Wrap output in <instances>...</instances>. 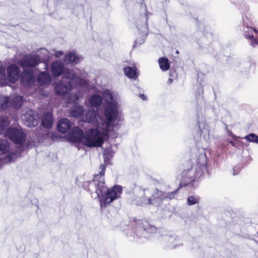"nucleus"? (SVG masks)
Here are the masks:
<instances>
[{
	"instance_id": "f257e3e1",
	"label": "nucleus",
	"mask_w": 258,
	"mask_h": 258,
	"mask_svg": "<svg viewBox=\"0 0 258 258\" xmlns=\"http://www.w3.org/2000/svg\"><path fill=\"white\" fill-rule=\"evenodd\" d=\"M109 99H106L103 110L104 118L100 116L97 110H87L82 117V120L93 124L95 128L86 132L84 145L88 147H100L108 137L110 128L115 121L119 122L121 117L118 111L117 101L113 94L108 93Z\"/></svg>"
},
{
	"instance_id": "f03ea898",
	"label": "nucleus",
	"mask_w": 258,
	"mask_h": 258,
	"mask_svg": "<svg viewBox=\"0 0 258 258\" xmlns=\"http://www.w3.org/2000/svg\"><path fill=\"white\" fill-rule=\"evenodd\" d=\"M197 122L201 139H203L207 145L199 150L200 153L196 160V168L191 167L182 172L180 179L179 187L188 185L194 182L196 177L200 178L207 172L205 150L208 147L210 141V130L209 125L206 123L205 117L202 115L198 116Z\"/></svg>"
},
{
	"instance_id": "7ed1b4c3",
	"label": "nucleus",
	"mask_w": 258,
	"mask_h": 258,
	"mask_svg": "<svg viewBox=\"0 0 258 258\" xmlns=\"http://www.w3.org/2000/svg\"><path fill=\"white\" fill-rule=\"evenodd\" d=\"M106 165L101 164L99 167V172L95 174L91 181H85L83 187L91 192H95L99 199L101 208L106 207L107 205L114 200L120 198L122 192V187L115 185L107 188L105 185L104 174Z\"/></svg>"
},
{
	"instance_id": "20e7f679",
	"label": "nucleus",
	"mask_w": 258,
	"mask_h": 258,
	"mask_svg": "<svg viewBox=\"0 0 258 258\" xmlns=\"http://www.w3.org/2000/svg\"><path fill=\"white\" fill-rule=\"evenodd\" d=\"M243 26L240 28L244 37L253 47L258 46V30L252 27L251 20L247 15L242 17Z\"/></svg>"
},
{
	"instance_id": "39448f33",
	"label": "nucleus",
	"mask_w": 258,
	"mask_h": 258,
	"mask_svg": "<svg viewBox=\"0 0 258 258\" xmlns=\"http://www.w3.org/2000/svg\"><path fill=\"white\" fill-rule=\"evenodd\" d=\"M140 2L141 3V7H143L145 11V14L144 17H142L140 20L137 22V27L141 36L135 40L133 45L134 48L140 46L144 42L145 39L148 34V16L151 15L150 13L147 12L146 5L143 3V0H140Z\"/></svg>"
},
{
	"instance_id": "423d86ee",
	"label": "nucleus",
	"mask_w": 258,
	"mask_h": 258,
	"mask_svg": "<svg viewBox=\"0 0 258 258\" xmlns=\"http://www.w3.org/2000/svg\"><path fill=\"white\" fill-rule=\"evenodd\" d=\"M5 134L11 141L20 146H23L26 140V135L22 128L9 127Z\"/></svg>"
},
{
	"instance_id": "0eeeda50",
	"label": "nucleus",
	"mask_w": 258,
	"mask_h": 258,
	"mask_svg": "<svg viewBox=\"0 0 258 258\" xmlns=\"http://www.w3.org/2000/svg\"><path fill=\"white\" fill-rule=\"evenodd\" d=\"M23 97L17 95L14 96L10 100L7 96H3L0 97V106L2 109H6L10 106H13L15 109H19L23 103Z\"/></svg>"
},
{
	"instance_id": "6e6552de",
	"label": "nucleus",
	"mask_w": 258,
	"mask_h": 258,
	"mask_svg": "<svg viewBox=\"0 0 258 258\" xmlns=\"http://www.w3.org/2000/svg\"><path fill=\"white\" fill-rule=\"evenodd\" d=\"M41 62V57L37 54H30L25 55L20 61V65L22 68L35 67Z\"/></svg>"
},
{
	"instance_id": "1a4fd4ad",
	"label": "nucleus",
	"mask_w": 258,
	"mask_h": 258,
	"mask_svg": "<svg viewBox=\"0 0 258 258\" xmlns=\"http://www.w3.org/2000/svg\"><path fill=\"white\" fill-rule=\"evenodd\" d=\"M178 189L172 192H164L156 189L155 192L152 196L153 202H155L154 205L158 206L164 200L174 199L177 196Z\"/></svg>"
},
{
	"instance_id": "9d476101",
	"label": "nucleus",
	"mask_w": 258,
	"mask_h": 258,
	"mask_svg": "<svg viewBox=\"0 0 258 258\" xmlns=\"http://www.w3.org/2000/svg\"><path fill=\"white\" fill-rule=\"evenodd\" d=\"M63 78L70 80L72 84H74L75 87L86 88L89 85V82L86 80L81 78L77 76L76 73L73 70H68L65 72Z\"/></svg>"
},
{
	"instance_id": "9b49d317",
	"label": "nucleus",
	"mask_w": 258,
	"mask_h": 258,
	"mask_svg": "<svg viewBox=\"0 0 258 258\" xmlns=\"http://www.w3.org/2000/svg\"><path fill=\"white\" fill-rule=\"evenodd\" d=\"M22 118L25 124L29 127L36 126L39 122L38 113L32 110H29L24 113Z\"/></svg>"
},
{
	"instance_id": "f8f14e48",
	"label": "nucleus",
	"mask_w": 258,
	"mask_h": 258,
	"mask_svg": "<svg viewBox=\"0 0 258 258\" xmlns=\"http://www.w3.org/2000/svg\"><path fill=\"white\" fill-rule=\"evenodd\" d=\"M73 88V84L70 80H69L67 82L63 81L58 82L55 85L54 89L57 95L63 96L71 91Z\"/></svg>"
},
{
	"instance_id": "ddd939ff",
	"label": "nucleus",
	"mask_w": 258,
	"mask_h": 258,
	"mask_svg": "<svg viewBox=\"0 0 258 258\" xmlns=\"http://www.w3.org/2000/svg\"><path fill=\"white\" fill-rule=\"evenodd\" d=\"M86 134L84 135L83 130L78 126L74 127L69 133L68 137L73 143H79L84 139L85 141Z\"/></svg>"
},
{
	"instance_id": "4468645a",
	"label": "nucleus",
	"mask_w": 258,
	"mask_h": 258,
	"mask_svg": "<svg viewBox=\"0 0 258 258\" xmlns=\"http://www.w3.org/2000/svg\"><path fill=\"white\" fill-rule=\"evenodd\" d=\"M21 80L27 85H32L35 81L34 71L32 69L23 68Z\"/></svg>"
},
{
	"instance_id": "2eb2a0df",
	"label": "nucleus",
	"mask_w": 258,
	"mask_h": 258,
	"mask_svg": "<svg viewBox=\"0 0 258 258\" xmlns=\"http://www.w3.org/2000/svg\"><path fill=\"white\" fill-rule=\"evenodd\" d=\"M68 70H66L63 63L60 60L54 61L51 64V73L54 77L60 76L61 74H63V76L65 72Z\"/></svg>"
},
{
	"instance_id": "dca6fc26",
	"label": "nucleus",
	"mask_w": 258,
	"mask_h": 258,
	"mask_svg": "<svg viewBox=\"0 0 258 258\" xmlns=\"http://www.w3.org/2000/svg\"><path fill=\"white\" fill-rule=\"evenodd\" d=\"M19 72L20 70L16 64H10L7 68L8 78L9 80L12 83H15L17 81L19 77Z\"/></svg>"
},
{
	"instance_id": "f3484780",
	"label": "nucleus",
	"mask_w": 258,
	"mask_h": 258,
	"mask_svg": "<svg viewBox=\"0 0 258 258\" xmlns=\"http://www.w3.org/2000/svg\"><path fill=\"white\" fill-rule=\"evenodd\" d=\"M53 117L52 114L47 112L43 114L41 119V125L45 128H50L52 126Z\"/></svg>"
},
{
	"instance_id": "a211bd4d",
	"label": "nucleus",
	"mask_w": 258,
	"mask_h": 258,
	"mask_svg": "<svg viewBox=\"0 0 258 258\" xmlns=\"http://www.w3.org/2000/svg\"><path fill=\"white\" fill-rule=\"evenodd\" d=\"M71 127V122L67 118H62L60 119L57 125L58 131L63 134L67 133Z\"/></svg>"
},
{
	"instance_id": "6ab92c4d",
	"label": "nucleus",
	"mask_w": 258,
	"mask_h": 258,
	"mask_svg": "<svg viewBox=\"0 0 258 258\" xmlns=\"http://www.w3.org/2000/svg\"><path fill=\"white\" fill-rule=\"evenodd\" d=\"M80 57L76 52L71 51L64 56L63 60L67 64H75L80 61Z\"/></svg>"
},
{
	"instance_id": "aec40b11",
	"label": "nucleus",
	"mask_w": 258,
	"mask_h": 258,
	"mask_svg": "<svg viewBox=\"0 0 258 258\" xmlns=\"http://www.w3.org/2000/svg\"><path fill=\"white\" fill-rule=\"evenodd\" d=\"M51 80L49 74L45 72H41L37 78V81L40 85L49 84Z\"/></svg>"
},
{
	"instance_id": "412c9836",
	"label": "nucleus",
	"mask_w": 258,
	"mask_h": 258,
	"mask_svg": "<svg viewBox=\"0 0 258 258\" xmlns=\"http://www.w3.org/2000/svg\"><path fill=\"white\" fill-rule=\"evenodd\" d=\"M125 75L129 78L136 80L138 77L137 69L135 67H126L123 69Z\"/></svg>"
},
{
	"instance_id": "4be33fe9",
	"label": "nucleus",
	"mask_w": 258,
	"mask_h": 258,
	"mask_svg": "<svg viewBox=\"0 0 258 258\" xmlns=\"http://www.w3.org/2000/svg\"><path fill=\"white\" fill-rule=\"evenodd\" d=\"M84 112V107L82 105L74 106L70 111V115L74 118H78L83 116Z\"/></svg>"
},
{
	"instance_id": "5701e85b",
	"label": "nucleus",
	"mask_w": 258,
	"mask_h": 258,
	"mask_svg": "<svg viewBox=\"0 0 258 258\" xmlns=\"http://www.w3.org/2000/svg\"><path fill=\"white\" fill-rule=\"evenodd\" d=\"M102 102V97L97 94L93 95L89 99L90 105L95 107H98L100 106Z\"/></svg>"
},
{
	"instance_id": "b1692460",
	"label": "nucleus",
	"mask_w": 258,
	"mask_h": 258,
	"mask_svg": "<svg viewBox=\"0 0 258 258\" xmlns=\"http://www.w3.org/2000/svg\"><path fill=\"white\" fill-rule=\"evenodd\" d=\"M158 63L160 69L163 71H167L170 68V63L167 58L161 57L158 59Z\"/></svg>"
},
{
	"instance_id": "393cba45",
	"label": "nucleus",
	"mask_w": 258,
	"mask_h": 258,
	"mask_svg": "<svg viewBox=\"0 0 258 258\" xmlns=\"http://www.w3.org/2000/svg\"><path fill=\"white\" fill-rule=\"evenodd\" d=\"M167 239H169V241L167 245L171 247H176V244L175 242L176 240V236L174 235L166 234L162 237V240H166Z\"/></svg>"
},
{
	"instance_id": "a878e982",
	"label": "nucleus",
	"mask_w": 258,
	"mask_h": 258,
	"mask_svg": "<svg viewBox=\"0 0 258 258\" xmlns=\"http://www.w3.org/2000/svg\"><path fill=\"white\" fill-rule=\"evenodd\" d=\"M10 150L8 142L6 140H0V155L5 154Z\"/></svg>"
},
{
	"instance_id": "bb28decb",
	"label": "nucleus",
	"mask_w": 258,
	"mask_h": 258,
	"mask_svg": "<svg viewBox=\"0 0 258 258\" xmlns=\"http://www.w3.org/2000/svg\"><path fill=\"white\" fill-rule=\"evenodd\" d=\"M155 202H153V199L152 197L150 198H148L145 195L143 196V197L141 198L140 201L137 205L143 206V205H153Z\"/></svg>"
},
{
	"instance_id": "cd10ccee",
	"label": "nucleus",
	"mask_w": 258,
	"mask_h": 258,
	"mask_svg": "<svg viewBox=\"0 0 258 258\" xmlns=\"http://www.w3.org/2000/svg\"><path fill=\"white\" fill-rule=\"evenodd\" d=\"M200 200V197L198 195H191L187 199V204L188 206H192L198 204Z\"/></svg>"
},
{
	"instance_id": "c85d7f7f",
	"label": "nucleus",
	"mask_w": 258,
	"mask_h": 258,
	"mask_svg": "<svg viewBox=\"0 0 258 258\" xmlns=\"http://www.w3.org/2000/svg\"><path fill=\"white\" fill-rule=\"evenodd\" d=\"M247 142L258 144V136L254 133L249 134L243 138Z\"/></svg>"
},
{
	"instance_id": "c756f323",
	"label": "nucleus",
	"mask_w": 258,
	"mask_h": 258,
	"mask_svg": "<svg viewBox=\"0 0 258 258\" xmlns=\"http://www.w3.org/2000/svg\"><path fill=\"white\" fill-rule=\"evenodd\" d=\"M144 230L148 233H154L156 231L157 228L154 226L150 225L147 222L144 224Z\"/></svg>"
},
{
	"instance_id": "7c9ffc66",
	"label": "nucleus",
	"mask_w": 258,
	"mask_h": 258,
	"mask_svg": "<svg viewBox=\"0 0 258 258\" xmlns=\"http://www.w3.org/2000/svg\"><path fill=\"white\" fill-rule=\"evenodd\" d=\"M6 79L5 69L2 66V62L0 61V81L5 80Z\"/></svg>"
},
{
	"instance_id": "2f4dec72",
	"label": "nucleus",
	"mask_w": 258,
	"mask_h": 258,
	"mask_svg": "<svg viewBox=\"0 0 258 258\" xmlns=\"http://www.w3.org/2000/svg\"><path fill=\"white\" fill-rule=\"evenodd\" d=\"M83 10V8L82 7V6L81 5H76V6H75L74 8V13L75 14V15H78L79 13H76V11H82Z\"/></svg>"
},
{
	"instance_id": "473e14b6",
	"label": "nucleus",
	"mask_w": 258,
	"mask_h": 258,
	"mask_svg": "<svg viewBox=\"0 0 258 258\" xmlns=\"http://www.w3.org/2000/svg\"><path fill=\"white\" fill-rule=\"evenodd\" d=\"M13 159V156L12 155L8 154L6 156L5 158L4 159V162H11Z\"/></svg>"
},
{
	"instance_id": "72a5a7b5",
	"label": "nucleus",
	"mask_w": 258,
	"mask_h": 258,
	"mask_svg": "<svg viewBox=\"0 0 258 258\" xmlns=\"http://www.w3.org/2000/svg\"><path fill=\"white\" fill-rule=\"evenodd\" d=\"M227 134L228 136H230L233 139H236L238 138H239L240 137L236 136L235 135H234L232 131L230 130H228V132H227Z\"/></svg>"
},
{
	"instance_id": "f704fd0d",
	"label": "nucleus",
	"mask_w": 258,
	"mask_h": 258,
	"mask_svg": "<svg viewBox=\"0 0 258 258\" xmlns=\"http://www.w3.org/2000/svg\"><path fill=\"white\" fill-rule=\"evenodd\" d=\"M233 175H235L238 173V172L240 171V169H239L238 167H237V166H235V167H233Z\"/></svg>"
},
{
	"instance_id": "c9c22d12",
	"label": "nucleus",
	"mask_w": 258,
	"mask_h": 258,
	"mask_svg": "<svg viewBox=\"0 0 258 258\" xmlns=\"http://www.w3.org/2000/svg\"><path fill=\"white\" fill-rule=\"evenodd\" d=\"M63 54V52L62 51H56L55 52L54 56L56 57H60Z\"/></svg>"
},
{
	"instance_id": "e433bc0d",
	"label": "nucleus",
	"mask_w": 258,
	"mask_h": 258,
	"mask_svg": "<svg viewBox=\"0 0 258 258\" xmlns=\"http://www.w3.org/2000/svg\"><path fill=\"white\" fill-rule=\"evenodd\" d=\"M228 142L234 147H237V143H236L234 141H231V140H228Z\"/></svg>"
},
{
	"instance_id": "4c0bfd02",
	"label": "nucleus",
	"mask_w": 258,
	"mask_h": 258,
	"mask_svg": "<svg viewBox=\"0 0 258 258\" xmlns=\"http://www.w3.org/2000/svg\"><path fill=\"white\" fill-rule=\"evenodd\" d=\"M203 35V34H202V33L201 32H200V31H197V32H195V34H194V37H196V40H198V38L197 37V36H201V35Z\"/></svg>"
},
{
	"instance_id": "58836bf2",
	"label": "nucleus",
	"mask_w": 258,
	"mask_h": 258,
	"mask_svg": "<svg viewBox=\"0 0 258 258\" xmlns=\"http://www.w3.org/2000/svg\"><path fill=\"white\" fill-rule=\"evenodd\" d=\"M140 97L143 100H146L147 99V96L143 94H140L139 95Z\"/></svg>"
},
{
	"instance_id": "ea45409f",
	"label": "nucleus",
	"mask_w": 258,
	"mask_h": 258,
	"mask_svg": "<svg viewBox=\"0 0 258 258\" xmlns=\"http://www.w3.org/2000/svg\"><path fill=\"white\" fill-rule=\"evenodd\" d=\"M161 3L163 5L166 4L167 2L169 1V0H160Z\"/></svg>"
},
{
	"instance_id": "a19ab883",
	"label": "nucleus",
	"mask_w": 258,
	"mask_h": 258,
	"mask_svg": "<svg viewBox=\"0 0 258 258\" xmlns=\"http://www.w3.org/2000/svg\"><path fill=\"white\" fill-rule=\"evenodd\" d=\"M225 124V130L226 131V132H228V130H229V128H228V125L226 124Z\"/></svg>"
},
{
	"instance_id": "79ce46f5",
	"label": "nucleus",
	"mask_w": 258,
	"mask_h": 258,
	"mask_svg": "<svg viewBox=\"0 0 258 258\" xmlns=\"http://www.w3.org/2000/svg\"><path fill=\"white\" fill-rule=\"evenodd\" d=\"M55 135H56V134H55V133H53V134H52V139H54V138L56 137V136H55Z\"/></svg>"
},
{
	"instance_id": "37998d69",
	"label": "nucleus",
	"mask_w": 258,
	"mask_h": 258,
	"mask_svg": "<svg viewBox=\"0 0 258 258\" xmlns=\"http://www.w3.org/2000/svg\"><path fill=\"white\" fill-rule=\"evenodd\" d=\"M163 241L167 244L169 241V239H167V240H163Z\"/></svg>"
},
{
	"instance_id": "c03bdc74",
	"label": "nucleus",
	"mask_w": 258,
	"mask_h": 258,
	"mask_svg": "<svg viewBox=\"0 0 258 258\" xmlns=\"http://www.w3.org/2000/svg\"><path fill=\"white\" fill-rule=\"evenodd\" d=\"M172 79H169V82H170L171 83L172 82Z\"/></svg>"
}]
</instances>
